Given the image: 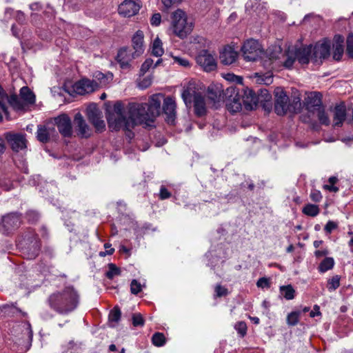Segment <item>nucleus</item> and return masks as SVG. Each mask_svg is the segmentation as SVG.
<instances>
[{
	"label": "nucleus",
	"mask_w": 353,
	"mask_h": 353,
	"mask_svg": "<svg viewBox=\"0 0 353 353\" xmlns=\"http://www.w3.org/2000/svg\"><path fill=\"white\" fill-rule=\"evenodd\" d=\"M162 97L161 94H154L148 103H130L126 109L121 102H116L107 117L109 128L115 131H130L139 124L149 125L161 113Z\"/></svg>",
	"instance_id": "obj_1"
},
{
	"label": "nucleus",
	"mask_w": 353,
	"mask_h": 353,
	"mask_svg": "<svg viewBox=\"0 0 353 353\" xmlns=\"http://www.w3.org/2000/svg\"><path fill=\"white\" fill-rule=\"evenodd\" d=\"M50 306L59 313L74 310L79 303V295L73 288H66L61 292L54 293L49 298Z\"/></svg>",
	"instance_id": "obj_2"
},
{
	"label": "nucleus",
	"mask_w": 353,
	"mask_h": 353,
	"mask_svg": "<svg viewBox=\"0 0 353 353\" xmlns=\"http://www.w3.org/2000/svg\"><path fill=\"white\" fill-rule=\"evenodd\" d=\"M182 99L187 106L191 104L192 99L194 101V108L196 115L203 116L206 113V105L208 103L202 96L201 88L194 81H190L184 88L181 94Z\"/></svg>",
	"instance_id": "obj_3"
},
{
	"label": "nucleus",
	"mask_w": 353,
	"mask_h": 353,
	"mask_svg": "<svg viewBox=\"0 0 353 353\" xmlns=\"http://www.w3.org/2000/svg\"><path fill=\"white\" fill-rule=\"evenodd\" d=\"M269 59L275 63L276 66H283L285 68L290 69L294 63V54L288 50L283 52L279 46H274L268 50Z\"/></svg>",
	"instance_id": "obj_4"
},
{
	"label": "nucleus",
	"mask_w": 353,
	"mask_h": 353,
	"mask_svg": "<svg viewBox=\"0 0 353 353\" xmlns=\"http://www.w3.org/2000/svg\"><path fill=\"white\" fill-rule=\"evenodd\" d=\"M172 29L174 33L180 38H185L192 30V23L188 22L185 13L177 10L172 14Z\"/></svg>",
	"instance_id": "obj_5"
},
{
	"label": "nucleus",
	"mask_w": 353,
	"mask_h": 353,
	"mask_svg": "<svg viewBox=\"0 0 353 353\" xmlns=\"http://www.w3.org/2000/svg\"><path fill=\"white\" fill-rule=\"evenodd\" d=\"M241 50L244 59L247 61H256L264 54L261 45L258 41L252 39L245 41Z\"/></svg>",
	"instance_id": "obj_6"
},
{
	"label": "nucleus",
	"mask_w": 353,
	"mask_h": 353,
	"mask_svg": "<svg viewBox=\"0 0 353 353\" xmlns=\"http://www.w3.org/2000/svg\"><path fill=\"white\" fill-rule=\"evenodd\" d=\"M8 103L16 110H21L23 108V103L17 95H11L9 97L3 88L0 87V121H2L3 115L9 118Z\"/></svg>",
	"instance_id": "obj_7"
},
{
	"label": "nucleus",
	"mask_w": 353,
	"mask_h": 353,
	"mask_svg": "<svg viewBox=\"0 0 353 353\" xmlns=\"http://www.w3.org/2000/svg\"><path fill=\"white\" fill-rule=\"evenodd\" d=\"M312 61L314 63H321V60L326 59L330 56V42L327 39H324L316 43L312 47Z\"/></svg>",
	"instance_id": "obj_8"
},
{
	"label": "nucleus",
	"mask_w": 353,
	"mask_h": 353,
	"mask_svg": "<svg viewBox=\"0 0 353 353\" xmlns=\"http://www.w3.org/2000/svg\"><path fill=\"white\" fill-rule=\"evenodd\" d=\"M21 223V218L16 213H10L3 216L0 223V232L3 234H8L19 228Z\"/></svg>",
	"instance_id": "obj_9"
},
{
	"label": "nucleus",
	"mask_w": 353,
	"mask_h": 353,
	"mask_svg": "<svg viewBox=\"0 0 353 353\" xmlns=\"http://www.w3.org/2000/svg\"><path fill=\"white\" fill-rule=\"evenodd\" d=\"M141 7L140 0H124L118 8L119 14L124 17L136 15Z\"/></svg>",
	"instance_id": "obj_10"
},
{
	"label": "nucleus",
	"mask_w": 353,
	"mask_h": 353,
	"mask_svg": "<svg viewBox=\"0 0 353 353\" xmlns=\"http://www.w3.org/2000/svg\"><path fill=\"white\" fill-rule=\"evenodd\" d=\"M196 63L206 72H211L216 68L214 56L207 50H202L196 56Z\"/></svg>",
	"instance_id": "obj_11"
},
{
	"label": "nucleus",
	"mask_w": 353,
	"mask_h": 353,
	"mask_svg": "<svg viewBox=\"0 0 353 353\" xmlns=\"http://www.w3.org/2000/svg\"><path fill=\"white\" fill-rule=\"evenodd\" d=\"M275 112L278 115H283L288 109L289 99L285 92L281 88H276L274 90Z\"/></svg>",
	"instance_id": "obj_12"
},
{
	"label": "nucleus",
	"mask_w": 353,
	"mask_h": 353,
	"mask_svg": "<svg viewBox=\"0 0 353 353\" xmlns=\"http://www.w3.org/2000/svg\"><path fill=\"white\" fill-rule=\"evenodd\" d=\"M99 88V84L96 81L83 79L76 82L73 86V92L77 94H85L96 90Z\"/></svg>",
	"instance_id": "obj_13"
},
{
	"label": "nucleus",
	"mask_w": 353,
	"mask_h": 353,
	"mask_svg": "<svg viewBox=\"0 0 353 353\" xmlns=\"http://www.w3.org/2000/svg\"><path fill=\"white\" fill-rule=\"evenodd\" d=\"M138 56L135 52H132L129 48H121L117 57V60L123 70H129L131 68L130 62Z\"/></svg>",
	"instance_id": "obj_14"
},
{
	"label": "nucleus",
	"mask_w": 353,
	"mask_h": 353,
	"mask_svg": "<svg viewBox=\"0 0 353 353\" xmlns=\"http://www.w3.org/2000/svg\"><path fill=\"white\" fill-rule=\"evenodd\" d=\"M6 139L12 150L19 152L25 149L27 146V140L22 134L8 133Z\"/></svg>",
	"instance_id": "obj_15"
},
{
	"label": "nucleus",
	"mask_w": 353,
	"mask_h": 353,
	"mask_svg": "<svg viewBox=\"0 0 353 353\" xmlns=\"http://www.w3.org/2000/svg\"><path fill=\"white\" fill-rule=\"evenodd\" d=\"M305 104L308 112L314 114L316 110L323 107L321 94L319 92H311L305 99Z\"/></svg>",
	"instance_id": "obj_16"
},
{
	"label": "nucleus",
	"mask_w": 353,
	"mask_h": 353,
	"mask_svg": "<svg viewBox=\"0 0 353 353\" xmlns=\"http://www.w3.org/2000/svg\"><path fill=\"white\" fill-rule=\"evenodd\" d=\"M290 52L294 54V61L297 60L301 65L307 64L310 60H312V46L303 47L301 48H290Z\"/></svg>",
	"instance_id": "obj_17"
},
{
	"label": "nucleus",
	"mask_w": 353,
	"mask_h": 353,
	"mask_svg": "<svg viewBox=\"0 0 353 353\" xmlns=\"http://www.w3.org/2000/svg\"><path fill=\"white\" fill-rule=\"evenodd\" d=\"M176 101L173 97H168L164 99L163 103V111L166 114L168 123H172L176 116Z\"/></svg>",
	"instance_id": "obj_18"
},
{
	"label": "nucleus",
	"mask_w": 353,
	"mask_h": 353,
	"mask_svg": "<svg viewBox=\"0 0 353 353\" xmlns=\"http://www.w3.org/2000/svg\"><path fill=\"white\" fill-rule=\"evenodd\" d=\"M55 123L61 134L68 137L72 132L71 121L66 115H61L55 119Z\"/></svg>",
	"instance_id": "obj_19"
},
{
	"label": "nucleus",
	"mask_w": 353,
	"mask_h": 353,
	"mask_svg": "<svg viewBox=\"0 0 353 353\" xmlns=\"http://www.w3.org/2000/svg\"><path fill=\"white\" fill-rule=\"evenodd\" d=\"M238 57V53L231 46H225L220 54L221 62L225 65L233 63Z\"/></svg>",
	"instance_id": "obj_20"
},
{
	"label": "nucleus",
	"mask_w": 353,
	"mask_h": 353,
	"mask_svg": "<svg viewBox=\"0 0 353 353\" xmlns=\"http://www.w3.org/2000/svg\"><path fill=\"white\" fill-rule=\"evenodd\" d=\"M74 123L77 125L78 134L81 137H88L90 135V130L82 115L80 113L76 114Z\"/></svg>",
	"instance_id": "obj_21"
},
{
	"label": "nucleus",
	"mask_w": 353,
	"mask_h": 353,
	"mask_svg": "<svg viewBox=\"0 0 353 353\" xmlns=\"http://www.w3.org/2000/svg\"><path fill=\"white\" fill-rule=\"evenodd\" d=\"M143 33L138 30L132 37V47L137 56H140L144 52Z\"/></svg>",
	"instance_id": "obj_22"
},
{
	"label": "nucleus",
	"mask_w": 353,
	"mask_h": 353,
	"mask_svg": "<svg viewBox=\"0 0 353 353\" xmlns=\"http://www.w3.org/2000/svg\"><path fill=\"white\" fill-rule=\"evenodd\" d=\"M346 117V109L343 104L336 105L334 109V125H340Z\"/></svg>",
	"instance_id": "obj_23"
},
{
	"label": "nucleus",
	"mask_w": 353,
	"mask_h": 353,
	"mask_svg": "<svg viewBox=\"0 0 353 353\" xmlns=\"http://www.w3.org/2000/svg\"><path fill=\"white\" fill-rule=\"evenodd\" d=\"M20 98L26 104H32L35 102L34 94L26 86L21 88Z\"/></svg>",
	"instance_id": "obj_24"
},
{
	"label": "nucleus",
	"mask_w": 353,
	"mask_h": 353,
	"mask_svg": "<svg viewBox=\"0 0 353 353\" xmlns=\"http://www.w3.org/2000/svg\"><path fill=\"white\" fill-rule=\"evenodd\" d=\"M152 53L156 57H161L164 53L163 43L159 37L154 39L152 46Z\"/></svg>",
	"instance_id": "obj_25"
},
{
	"label": "nucleus",
	"mask_w": 353,
	"mask_h": 353,
	"mask_svg": "<svg viewBox=\"0 0 353 353\" xmlns=\"http://www.w3.org/2000/svg\"><path fill=\"white\" fill-rule=\"evenodd\" d=\"M302 212L307 216L314 217L319 214L320 209L316 205L308 203L303 207Z\"/></svg>",
	"instance_id": "obj_26"
},
{
	"label": "nucleus",
	"mask_w": 353,
	"mask_h": 353,
	"mask_svg": "<svg viewBox=\"0 0 353 353\" xmlns=\"http://www.w3.org/2000/svg\"><path fill=\"white\" fill-rule=\"evenodd\" d=\"M86 113L90 122L102 114L95 104H90L86 109Z\"/></svg>",
	"instance_id": "obj_27"
},
{
	"label": "nucleus",
	"mask_w": 353,
	"mask_h": 353,
	"mask_svg": "<svg viewBox=\"0 0 353 353\" xmlns=\"http://www.w3.org/2000/svg\"><path fill=\"white\" fill-rule=\"evenodd\" d=\"M86 113L90 122L102 114L95 104H90L86 109Z\"/></svg>",
	"instance_id": "obj_28"
},
{
	"label": "nucleus",
	"mask_w": 353,
	"mask_h": 353,
	"mask_svg": "<svg viewBox=\"0 0 353 353\" xmlns=\"http://www.w3.org/2000/svg\"><path fill=\"white\" fill-rule=\"evenodd\" d=\"M334 265V260L332 257H326L319 265L320 272H325L332 269Z\"/></svg>",
	"instance_id": "obj_29"
},
{
	"label": "nucleus",
	"mask_w": 353,
	"mask_h": 353,
	"mask_svg": "<svg viewBox=\"0 0 353 353\" xmlns=\"http://www.w3.org/2000/svg\"><path fill=\"white\" fill-rule=\"evenodd\" d=\"M50 129H48L45 126H39L37 129V139L39 141L45 143L49 139Z\"/></svg>",
	"instance_id": "obj_30"
},
{
	"label": "nucleus",
	"mask_w": 353,
	"mask_h": 353,
	"mask_svg": "<svg viewBox=\"0 0 353 353\" xmlns=\"http://www.w3.org/2000/svg\"><path fill=\"white\" fill-rule=\"evenodd\" d=\"M280 291L287 300H292L294 298L295 290L291 285L281 286Z\"/></svg>",
	"instance_id": "obj_31"
},
{
	"label": "nucleus",
	"mask_w": 353,
	"mask_h": 353,
	"mask_svg": "<svg viewBox=\"0 0 353 353\" xmlns=\"http://www.w3.org/2000/svg\"><path fill=\"white\" fill-rule=\"evenodd\" d=\"M121 318V311L114 307L109 314V321L112 327H114Z\"/></svg>",
	"instance_id": "obj_32"
},
{
	"label": "nucleus",
	"mask_w": 353,
	"mask_h": 353,
	"mask_svg": "<svg viewBox=\"0 0 353 353\" xmlns=\"http://www.w3.org/2000/svg\"><path fill=\"white\" fill-rule=\"evenodd\" d=\"M314 114H316L319 122L323 125H329L330 119L327 115L325 112L324 108L322 107L319 110H316Z\"/></svg>",
	"instance_id": "obj_33"
},
{
	"label": "nucleus",
	"mask_w": 353,
	"mask_h": 353,
	"mask_svg": "<svg viewBox=\"0 0 353 353\" xmlns=\"http://www.w3.org/2000/svg\"><path fill=\"white\" fill-rule=\"evenodd\" d=\"M339 285L340 276L339 275H335L328 280L327 288L329 291L332 292L337 289Z\"/></svg>",
	"instance_id": "obj_34"
},
{
	"label": "nucleus",
	"mask_w": 353,
	"mask_h": 353,
	"mask_svg": "<svg viewBox=\"0 0 353 353\" xmlns=\"http://www.w3.org/2000/svg\"><path fill=\"white\" fill-rule=\"evenodd\" d=\"M220 94L216 92H213L212 90L208 89V105H215L219 101Z\"/></svg>",
	"instance_id": "obj_35"
},
{
	"label": "nucleus",
	"mask_w": 353,
	"mask_h": 353,
	"mask_svg": "<svg viewBox=\"0 0 353 353\" xmlns=\"http://www.w3.org/2000/svg\"><path fill=\"white\" fill-rule=\"evenodd\" d=\"M153 82V77L151 75L145 77L142 79H140L138 82L137 85L138 87L141 89H145L150 87Z\"/></svg>",
	"instance_id": "obj_36"
},
{
	"label": "nucleus",
	"mask_w": 353,
	"mask_h": 353,
	"mask_svg": "<svg viewBox=\"0 0 353 353\" xmlns=\"http://www.w3.org/2000/svg\"><path fill=\"white\" fill-rule=\"evenodd\" d=\"M121 273L120 269L118 268L114 264L110 263L108 265V271L105 273L106 276L112 279L115 276L119 275Z\"/></svg>",
	"instance_id": "obj_37"
},
{
	"label": "nucleus",
	"mask_w": 353,
	"mask_h": 353,
	"mask_svg": "<svg viewBox=\"0 0 353 353\" xmlns=\"http://www.w3.org/2000/svg\"><path fill=\"white\" fill-rule=\"evenodd\" d=\"M152 341L155 346L160 347L164 345L165 338L162 333L157 332L152 336Z\"/></svg>",
	"instance_id": "obj_38"
},
{
	"label": "nucleus",
	"mask_w": 353,
	"mask_h": 353,
	"mask_svg": "<svg viewBox=\"0 0 353 353\" xmlns=\"http://www.w3.org/2000/svg\"><path fill=\"white\" fill-rule=\"evenodd\" d=\"M172 57L173 59L174 63L178 64L179 65L185 68H190L191 66V63H190L189 60L184 57L172 55Z\"/></svg>",
	"instance_id": "obj_39"
},
{
	"label": "nucleus",
	"mask_w": 353,
	"mask_h": 353,
	"mask_svg": "<svg viewBox=\"0 0 353 353\" xmlns=\"http://www.w3.org/2000/svg\"><path fill=\"white\" fill-rule=\"evenodd\" d=\"M102 114L97 117L94 120H93L91 123L94 126L97 131H102L105 129V124L104 121L102 119Z\"/></svg>",
	"instance_id": "obj_40"
},
{
	"label": "nucleus",
	"mask_w": 353,
	"mask_h": 353,
	"mask_svg": "<svg viewBox=\"0 0 353 353\" xmlns=\"http://www.w3.org/2000/svg\"><path fill=\"white\" fill-rule=\"evenodd\" d=\"M144 286L145 285H141L137 280L133 279L130 283V292L133 294H137Z\"/></svg>",
	"instance_id": "obj_41"
},
{
	"label": "nucleus",
	"mask_w": 353,
	"mask_h": 353,
	"mask_svg": "<svg viewBox=\"0 0 353 353\" xmlns=\"http://www.w3.org/2000/svg\"><path fill=\"white\" fill-rule=\"evenodd\" d=\"M299 312H292L288 315L287 323L290 325H295L298 323L299 319Z\"/></svg>",
	"instance_id": "obj_42"
},
{
	"label": "nucleus",
	"mask_w": 353,
	"mask_h": 353,
	"mask_svg": "<svg viewBox=\"0 0 353 353\" xmlns=\"http://www.w3.org/2000/svg\"><path fill=\"white\" fill-rule=\"evenodd\" d=\"M234 328L242 337L247 333V325L243 321L237 322L234 325Z\"/></svg>",
	"instance_id": "obj_43"
},
{
	"label": "nucleus",
	"mask_w": 353,
	"mask_h": 353,
	"mask_svg": "<svg viewBox=\"0 0 353 353\" xmlns=\"http://www.w3.org/2000/svg\"><path fill=\"white\" fill-rule=\"evenodd\" d=\"M234 97L233 102L228 104V109L232 112H238L241 109V103L239 99Z\"/></svg>",
	"instance_id": "obj_44"
},
{
	"label": "nucleus",
	"mask_w": 353,
	"mask_h": 353,
	"mask_svg": "<svg viewBox=\"0 0 353 353\" xmlns=\"http://www.w3.org/2000/svg\"><path fill=\"white\" fill-rule=\"evenodd\" d=\"M334 54L333 57L336 60H339L343 53V46L341 44H333Z\"/></svg>",
	"instance_id": "obj_45"
},
{
	"label": "nucleus",
	"mask_w": 353,
	"mask_h": 353,
	"mask_svg": "<svg viewBox=\"0 0 353 353\" xmlns=\"http://www.w3.org/2000/svg\"><path fill=\"white\" fill-rule=\"evenodd\" d=\"M94 77L99 81V83H97L99 84V87L100 85H105L108 81V77L99 71L94 74Z\"/></svg>",
	"instance_id": "obj_46"
},
{
	"label": "nucleus",
	"mask_w": 353,
	"mask_h": 353,
	"mask_svg": "<svg viewBox=\"0 0 353 353\" xmlns=\"http://www.w3.org/2000/svg\"><path fill=\"white\" fill-rule=\"evenodd\" d=\"M224 78L230 82H236L237 83H242V78L239 76H236L234 74L232 73H228L224 75Z\"/></svg>",
	"instance_id": "obj_47"
},
{
	"label": "nucleus",
	"mask_w": 353,
	"mask_h": 353,
	"mask_svg": "<svg viewBox=\"0 0 353 353\" xmlns=\"http://www.w3.org/2000/svg\"><path fill=\"white\" fill-rule=\"evenodd\" d=\"M132 324L134 326H142L144 324V320L141 314H134L132 316Z\"/></svg>",
	"instance_id": "obj_48"
},
{
	"label": "nucleus",
	"mask_w": 353,
	"mask_h": 353,
	"mask_svg": "<svg viewBox=\"0 0 353 353\" xmlns=\"http://www.w3.org/2000/svg\"><path fill=\"white\" fill-rule=\"evenodd\" d=\"M347 53L353 58V34H350L347 39Z\"/></svg>",
	"instance_id": "obj_49"
},
{
	"label": "nucleus",
	"mask_w": 353,
	"mask_h": 353,
	"mask_svg": "<svg viewBox=\"0 0 353 353\" xmlns=\"http://www.w3.org/2000/svg\"><path fill=\"white\" fill-rule=\"evenodd\" d=\"M153 65V60L152 59H147L141 67V72L145 73Z\"/></svg>",
	"instance_id": "obj_50"
},
{
	"label": "nucleus",
	"mask_w": 353,
	"mask_h": 353,
	"mask_svg": "<svg viewBox=\"0 0 353 353\" xmlns=\"http://www.w3.org/2000/svg\"><path fill=\"white\" fill-rule=\"evenodd\" d=\"M215 292H216V296H219V297L226 296L228 293V290L225 288H224L220 285H217L216 286Z\"/></svg>",
	"instance_id": "obj_51"
},
{
	"label": "nucleus",
	"mask_w": 353,
	"mask_h": 353,
	"mask_svg": "<svg viewBox=\"0 0 353 353\" xmlns=\"http://www.w3.org/2000/svg\"><path fill=\"white\" fill-rule=\"evenodd\" d=\"M310 198L314 202H319L322 199V195L320 191L314 190L310 193Z\"/></svg>",
	"instance_id": "obj_52"
},
{
	"label": "nucleus",
	"mask_w": 353,
	"mask_h": 353,
	"mask_svg": "<svg viewBox=\"0 0 353 353\" xmlns=\"http://www.w3.org/2000/svg\"><path fill=\"white\" fill-rule=\"evenodd\" d=\"M27 219L30 222L36 221L39 218V214L37 212L33 210H30L26 214Z\"/></svg>",
	"instance_id": "obj_53"
},
{
	"label": "nucleus",
	"mask_w": 353,
	"mask_h": 353,
	"mask_svg": "<svg viewBox=\"0 0 353 353\" xmlns=\"http://www.w3.org/2000/svg\"><path fill=\"white\" fill-rule=\"evenodd\" d=\"M256 285L259 288H264L270 287V281L266 278H261L257 281Z\"/></svg>",
	"instance_id": "obj_54"
},
{
	"label": "nucleus",
	"mask_w": 353,
	"mask_h": 353,
	"mask_svg": "<svg viewBox=\"0 0 353 353\" xmlns=\"http://www.w3.org/2000/svg\"><path fill=\"white\" fill-rule=\"evenodd\" d=\"M33 252L28 254V258L30 259L35 258L39 254L40 247L39 243L37 241H35L33 244Z\"/></svg>",
	"instance_id": "obj_55"
},
{
	"label": "nucleus",
	"mask_w": 353,
	"mask_h": 353,
	"mask_svg": "<svg viewBox=\"0 0 353 353\" xmlns=\"http://www.w3.org/2000/svg\"><path fill=\"white\" fill-rule=\"evenodd\" d=\"M161 14L159 13H156L152 15V17L150 19V23L152 26H157L161 23Z\"/></svg>",
	"instance_id": "obj_56"
},
{
	"label": "nucleus",
	"mask_w": 353,
	"mask_h": 353,
	"mask_svg": "<svg viewBox=\"0 0 353 353\" xmlns=\"http://www.w3.org/2000/svg\"><path fill=\"white\" fill-rule=\"evenodd\" d=\"M171 194L170 192L164 187L161 186L160 188L159 196L161 199H166L170 197Z\"/></svg>",
	"instance_id": "obj_57"
},
{
	"label": "nucleus",
	"mask_w": 353,
	"mask_h": 353,
	"mask_svg": "<svg viewBox=\"0 0 353 353\" xmlns=\"http://www.w3.org/2000/svg\"><path fill=\"white\" fill-rule=\"evenodd\" d=\"M337 228V224L336 223H334V221H329L325 228H324V230L328 232V233H331L332 231L334 229H336Z\"/></svg>",
	"instance_id": "obj_58"
},
{
	"label": "nucleus",
	"mask_w": 353,
	"mask_h": 353,
	"mask_svg": "<svg viewBox=\"0 0 353 353\" xmlns=\"http://www.w3.org/2000/svg\"><path fill=\"white\" fill-rule=\"evenodd\" d=\"M105 248L106 249V252H100L101 256H105L106 254H112L114 250L111 248V245L108 243H105L104 245Z\"/></svg>",
	"instance_id": "obj_59"
},
{
	"label": "nucleus",
	"mask_w": 353,
	"mask_h": 353,
	"mask_svg": "<svg viewBox=\"0 0 353 353\" xmlns=\"http://www.w3.org/2000/svg\"><path fill=\"white\" fill-rule=\"evenodd\" d=\"M320 315H321V312H320L319 306H318L317 305H315L314 306L313 310L310 312V316L311 317H314L316 316H320Z\"/></svg>",
	"instance_id": "obj_60"
},
{
	"label": "nucleus",
	"mask_w": 353,
	"mask_h": 353,
	"mask_svg": "<svg viewBox=\"0 0 353 353\" xmlns=\"http://www.w3.org/2000/svg\"><path fill=\"white\" fill-rule=\"evenodd\" d=\"M344 39L343 37L340 35H336L334 38V43L333 44H341V46H343Z\"/></svg>",
	"instance_id": "obj_61"
},
{
	"label": "nucleus",
	"mask_w": 353,
	"mask_h": 353,
	"mask_svg": "<svg viewBox=\"0 0 353 353\" xmlns=\"http://www.w3.org/2000/svg\"><path fill=\"white\" fill-rule=\"evenodd\" d=\"M323 188L334 192H336L339 190V188L336 186H334V184L324 185Z\"/></svg>",
	"instance_id": "obj_62"
},
{
	"label": "nucleus",
	"mask_w": 353,
	"mask_h": 353,
	"mask_svg": "<svg viewBox=\"0 0 353 353\" xmlns=\"http://www.w3.org/2000/svg\"><path fill=\"white\" fill-rule=\"evenodd\" d=\"M328 254V250H316L314 252V255L316 257H321L324 256Z\"/></svg>",
	"instance_id": "obj_63"
},
{
	"label": "nucleus",
	"mask_w": 353,
	"mask_h": 353,
	"mask_svg": "<svg viewBox=\"0 0 353 353\" xmlns=\"http://www.w3.org/2000/svg\"><path fill=\"white\" fill-rule=\"evenodd\" d=\"M250 320L254 323V324H259V319L256 316H250Z\"/></svg>",
	"instance_id": "obj_64"
}]
</instances>
